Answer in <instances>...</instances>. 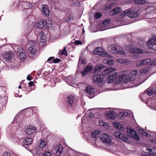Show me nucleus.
Here are the masks:
<instances>
[{
  "label": "nucleus",
  "mask_w": 156,
  "mask_h": 156,
  "mask_svg": "<svg viewBox=\"0 0 156 156\" xmlns=\"http://www.w3.org/2000/svg\"><path fill=\"white\" fill-rule=\"evenodd\" d=\"M11 154L9 152H5L2 156H10Z\"/></svg>",
  "instance_id": "48"
},
{
  "label": "nucleus",
  "mask_w": 156,
  "mask_h": 156,
  "mask_svg": "<svg viewBox=\"0 0 156 156\" xmlns=\"http://www.w3.org/2000/svg\"><path fill=\"white\" fill-rule=\"evenodd\" d=\"M33 142L32 138H26L23 140V142L24 145H28L31 144Z\"/></svg>",
  "instance_id": "25"
},
{
  "label": "nucleus",
  "mask_w": 156,
  "mask_h": 156,
  "mask_svg": "<svg viewBox=\"0 0 156 156\" xmlns=\"http://www.w3.org/2000/svg\"><path fill=\"white\" fill-rule=\"evenodd\" d=\"M144 64H147L151 62V59L149 58L144 59L143 60Z\"/></svg>",
  "instance_id": "42"
},
{
  "label": "nucleus",
  "mask_w": 156,
  "mask_h": 156,
  "mask_svg": "<svg viewBox=\"0 0 156 156\" xmlns=\"http://www.w3.org/2000/svg\"><path fill=\"white\" fill-rule=\"evenodd\" d=\"M104 68V66L102 65H100L99 66H96L94 69V72L96 73L99 72L100 70L102 71L103 74L104 75L108 74L110 72L109 68L105 69H102Z\"/></svg>",
  "instance_id": "12"
},
{
  "label": "nucleus",
  "mask_w": 156,
  "mask_h": 156,
  "mask_svg": "<svg viewBox=\"0 0 156 156\" xmlns=\"http://www.w3.org/2000/svg\"><path fill=\"white\" fill-rule=\"evenodd\" d=\"M40 39L41 40H42L44 39V32H41L40 34Z\"/></svg>",
  "instance_id": "44"
},
{
  "label": "nucleus",
  "mask_w": 156,
  "mask_h": 156,
  "mask_svg": "<svg viewBox=\"0 0 156 156\" xmlns=\"http://www.w3.org/2000/svg\"><path fill=\"white\" fill-rule=\"evenodd\" d=\"M21 86L20 85L19 86V87H18V88H19V89L21 88Z\"/></svg>",
  "instance_id": "58"
},
{
  "label": "nucleus",
  "mask_w": 156,
  "mask_h": 156,
  "mask_svg": "<svg viewBox=\"0 0 156 156\" xmlns=\"http://www.w3.org/2000/svg\"><path fill=\"white\" fill-rule=\"evenodd\" d=\"M54 58V57H51L48 58V61H49L52 60Z\"/></svg>",
  "instance_id": "54"
},
{
  "label": "nucleus",
  "mask_w": 156,
  "mask_h": 156,
  "mask_svg": "<svg viewBox=\"0 0 156 156\" xmlns=\"http://www.w3.org/2000/svg\"><path fill=\"white\" fill-rule=\"evenodd\" d=\"M137 74V71L134 70L131 72L128 76H123L119 78V81L122 83L126 84H130L134 82V80L136 79Z\"/></svg>",
  "instance_id": "1"
},
{
  "label": "nucleus",
  "mask_w": 156,
  "mask_h": 156,
  "mask_svg": "<svg viewBox=\"0 0 156 156\" xmlns=\"http://www.w3.org/2000/svg\"><path fill=\"white\" fill-rule=\"evenodd\" d=\"M46 24L49 27L52 28V29L54 28V26H53L52 25V23L51 21H49L48 22H47Z\"/></svg>",
  "instance_id": "36"
},
{
  "label": "nucleus",
  "mask_w": 156,
  "mask_h": 156,
  "mask_svg": "<svg viewBox=\"0 0 156 156\" xmlns=\"http://www.w3.org/2000/svg\"><path fill=\"white\" fill-rule=\"evenodd\" d=\"M93 52L95 54L104 57H110V56L105 51H103L102 48L100 47H98L96 48L93 51Z\"/></svg>",
  "instance_id": "5"
},
{
  "label": "nucleus",
  "mask_w": 156,
  "mask_h": 156,
  "mask_svg": "<svg viewBox=\"0 0 156 156\" xmlns=\"http://www.w3.org/2000/svg\"><path fill=\"white\" fill-rule=\"evenodd\" d=\"M110 22V20L109 19L104 20L101 23L102 26L103 27L109 25Z\"/></svg>",
  "instance_id": "27"
},
{
  "label": "nucleus",
  "mask_w": 156,
  "mask_h": 156,
  "mask_svg": "<svg viewBox=\"0 0 156 156\" xmlns=\"http://www.w3.org/2000/svg\"><path fill=\"white\" fill-rule=\"evenodd\" d=\"M122 11L121 9L119 7H117L112 9L109 12L110 16H113L119 13Z\"/></svg>",
  "instance_id": "20"
},
{
  "label": "nucleus",
  "mask_w": 156,
  "mask_h": 156,
  "mask_svg": "<svg viewBox=\"0 0 156 156\" xmlns=\"http://www.w3.org/2000/svg\"><path fill=\"white\" fill-rule=\"evenodd\" d=\"M44 25V20H38L36 24L37 27L40 29L43 28Z\"/></svg>",
  "instance_id": "26"
},
{
  "label": "nucleus",
  "mask_w": 156,
  "mask_h": 156,
  "mask_svg": "<svg viewBox=\"0 0 156 156\" xmlns=\"http://www.w3.org/2000/svg\"><path fill=\"white\" fill-rule=\"evenodd\" d=\"M148 71V69L146 67L143 69H141L140 70V72L141 73H145L146 74L147 73V72Z\"/></svg>",
  "instance_id": "39"
},
{
  "label": "nucleus",
  "mask_w": 156,
  "mask_h": 156,
  "mask_svg": "<svg viewBox=\"0 0 156 156\" xmlns=\"http://www.w3.org/2000/svg\"><path fill=\"white\" fill-rule=\"evenodd\" d=\"M109 72H110V71ZM108 73L109 74L107 78V82L108 83H111L114 80H116L119 82H120L119 81V78L122 76L120 75L119 73L116 72H109Z\"/></svg>",
  "instance_id": "3"
},
{
  "label": "nucleus",
  "mask_w": 156,
  "mask_h": 156,
  "mask_svg": "<svg viewBox=\"0 0 156 156\" xmlns=\"http://www.w3.org/2000/svg\"><path fill=\"white\" fill-rule=\"evenodd\" d=\"M111 137L108 135L106 134H101L100 135V138L104 143H108L109 144L111 143Z\"/></svg>",
  "instance_id": "9"
},
{
  "label": "nucleus",
  "mask_w": 156,
  "mask_h": 156,
  "mask_svg": "<svg viewBox=\"0 0 156 156\" xmlns=\"http://www.w3.org/2000/svg\"><path fill=\"white\" fill-rule=\"evenodd\" d=\"M144 136L148 137H150L151 136V135L148 133H146V134H145Z\"/></svg>",
  "instance_id": "55"
},
{
  "label": "nucleus",
  "mask_w": 156,
  "mask_h": 156,
  "mask_svg": "<svg viewBox=\"0 0 156 156\" xmlns=\"http://www.w3.org/2000/svg\"><path fill=\"white\" fill-rule=\"evenodd\" d=\"M99 131L98 130H95L94 132H92L90 134V137L91 138L95 137L97 135L99 134Z\"/></svg>",
  "instance_id": "30"
},
{
  "label": "nucleus",
  "mask_w": 156,
  "mask_h": 156,
  "mask_svg": "<svg viewBox=\"0 0 156 156\" xmlns=\"http://www.w3.org/2000/svg\"><path fill=\"white\" fill-rule=\"evenodd\" d=\"M73 20V16L71 15H69L68 16L65 18V21L67 23L72 21Z\"/></svg>",
  "instance_id": "29"
},
{
  "label": "nucleus",
  "mask_w": 156,
  "mask_h": 156,
  "mask_svg": "<svg viewBox=\"0 0 156 156\" xmlns=\"http://www.w3.org/2000/svg\"><path fill=\"white\" fill-rule=\"evenodd\" d=\"M108 49L113 53L124 55L126 54V53L121 47L119 46H116L115 45H109Z\"/></svg>",
  "instance_id": "2"
},
{
  "label": "nucleus",
  "mask_w": 156,
  "mask_h": 156,
  "mask_svg": "<svg viewBox=\"0 0 156 156\" xmlns=\"http://www.w3.org/2000/svg\"><path fill=\"white\" fill-rule=\"evenodd\" d=\"M114 112L112 111H110L107 113L109 117L113 118L112 116L114 115Z\"/></svg>",
  "instance_id": "41"
},
{
  "label": "nucleus",
  "mask_w": 156,
  "mask_h": 156,
  "mask_svg": "<svg viewBox=\"0 0 156 156\" xmlns=\"http://www.w3.org/2000/svg\"><path fill=\"white\" fill-rule=\"evenodd\" d=\"M114 126L117 129H119V130H122L123 128L122 126L119 123L114 122Z\"/></svg>",
  "instance_id": "28"
},
{
  "label": "nucleus",
  "mask_w": 156,
  "mask_h": 156,
  "mask_svg": "<svg viewBox=\"0 0 156 156\" xmlns=\"http://www.w3.org/2000/svg\"><path fill=\"white\" fill-rule=\"evenodd\" d=\"M21 2L23 1L24 2H25V1H24V0H21Z\"/></svg>",
  "instance_id": "60"
},
{
  "label": "nucleus",
  "mask_w": 156,
  "mask_h": 156,
  "mask_svg": "<svg viewBox=\"0 0 156 156\" xmlns=\"http://www.w3.org/2000/svg\"><path fill=\"white\" fill-rule=\"evenodd\" d=\"M140 13V11L137 10L134 12L132 9L130 8L124 11L123 13H122V15L124 16H128L129 18H134L136 17Z\"/></svg>",
  "instance_id": "4"
},
{
  "label": "nucleus",
  "mask_w": 156,
  "mask_h": 156,
  "mask_svg": "<svg viewBox=\"0 0 156 156\" xmlns=\"http://www.w3.org/2000/svg\"><path fill=\"white\" fill-rule=\"evenodd\" d=\"M46 142L44 141H41V143L40 144L39 147L41 148H43L45 147Z\"/></svg>",
  "instance_id": "33"
},
{
  "label": "nucleus",
  "mask_w": 156,
  "mask_h": 156,
  "mask_svg": "<svg viewBox=\"0 0 156 156\" xmlns=\"http://www.w3.org/2000/svg\"><path fill=\"white\" fill-rule=\"evenodd\" d=\"M61 61L59 58H56L52 60V62L54 63H58L60 62Z\"/></svg>",
  "instance_id": "45"
},
{
  "label": "nucleus",
  "mask_w": 156,
  "mask_h": 156,
  "mask_svg": "<svg viewBox=\"0 0 156 156\" xmlns=\"http://www.w3.org/2000/svg\"><path fill=\"white\" fill-rule=\"evenodd\" d=\"M35 44V43L33 41H31L30 43V46L31 47H29L28 50L31 54H34L36 52Z\"/></svg>",
  "instance_id": "17"
},
{
  "label": "nucleus",
  "mask_w": 156,
  "mask_h": 156,
  "mask_svg": "<svg viewBox=\"0 0 156 156\" xmlns=\"http://www.w3.org/2000/svg\"><path fill=\"white\" fill-rule=\"evenodd\" d=\"M151 142L153 143L156 144V139H154V140H151Z\"/></svg>",
  "instance_id": "56"
},
{
  "label": "nucleus",
  "mask_w": 156,
  "mask_h": 156,
  "mask_svg": "<svg viewBox=\"0 0 156 156\" xmlns=\"http://www.w3.org/2000/svg\"><path fill=\"white\" fill-rule=\"evenodd\" d=\"M147 44L150 48L156 51V37L150 38L147 41Z\"/></svg>",
  "instance_id": "7"
},
{
  "label": "nucleus",
  "mask_w": 156,
  "mask_h": 156,
  "mask_svg": "<svg viewBox=\"0 0 156 156\" xmlns=\"http://www.w3.org/2000/svg\"><path fill=\"white\" fill-rule=\"evenodd\" d=\"M51 155L50 152L45 151L42 154V156H51Z\"/></svg>",
  "instance_id": "40"
},
{
  "label": "nucleus",
  "mask_w": 156,
  "mask_h": 156,
  "mask_svg": "<svg viewBox=\"0 0 156 156\" xmlns=\"http://www.w3.org/2000/svg\"><path fill=\"white\" fill-rule=\"evenodd\" d=\"M17 50L19 54V57L21 60H24L26 56L24 50L21 47L17 48Z\"/></svg>",
  "instance_id": "14"
},
{
  "label": "nucleus",
  "mask_w": 156,
  "mask_h": 156,
  "mask_svg": "<svg viewBox=\"0 0 156 156\" xmlns=\"http://www.w3.org/2000/svg\"><path fill=\"white\" fill-rule=\"evenodd\" d=\"M136 64V66H141L144 65L143 60L138 61L137 62Z\"/></svg>",
  "instance_id": "38"
},
{
  "label": "nucleus",
  "mask_w": 156,
  "mask_h": 156,
  "mask_svg": "<svg viewBox=\"0 0 156 156\" xmlns=\"http://www.w3.org/2000/svg\"><path fill=\"white\" fill-rule=\"evenodd\" d=\"M37 132V130L36 129V128L34 126H29L25 130V132L28 135H30L34 133Z\"/></svg>",
  "instance_id": "15"
},
{
  "label": "nucleus",
  "mask_w": 156,
  "mask_h": 156,
  "mask_svg": "<svg viewBox=\"0 0 156 156\" xmlns=\"http://www.w3.org/2000/svg\"><path fill=\"white\" fill-rule=\"evenodd\" d=\"M151 65H156V60L153 61L151 63Z\"/></svg>",
  "instance_id": "53"
},
{
  "label": "nucleus",
  "mask_w": 156,
  "mask_h": 156,
  "mask_svg": "<svg viewBox=\"0 0 156 156\" xmlns=\"http://www.w3.org/2000/svg\"><path fill=\"white\" fill-rule=\"evenodd\" d=\"M74 44L76 45H82V42L80 40H76L74 42Z\"/></svg>",
  "instance_id": "43"
},
{
  "label": "nucleus",
  "mask_w": 156,
  "mask_h": 156,
  "mask_svg": "<svg viewBox=\"0 0 156 156\" xmlns=\"http://www.w3.org/2000/svg\"><path fill=\"white\" fill-rule=\"evenodd\" d=\"M62 145L59 144L55 148L54 151L56 154V155L59 156L62 153Z\"/></svg>",
  "instance_id": "19"
},
{
  "label": "nucleus",
  "mask_w": 156,
  "mask_h": 156,
  "mask_svg": "<svg viewBox=\"0 0 156 156\" xmlns=\"http://www.w3.org/2000/svg\"><path fill=\"white\" fill-rule=\"evenodd\" d=\"M44 41H43V42H44ZM41 42H42V41H41Z\"/></svg>",
  "instance_id": "61"
},
{
  "label": "nucleus",
  "mask_w": 156,
  "mask_h": 156,
  "mask_svg": "<svg viewBox=\"0 0 156 156\" xmlns=\"http://www.w3.org/2000/svg\"><path fill=\"white\" fill-rule=\"evenodd\" d=\"M104 76L102 74H95L92 78L93 82L95 83H101L104 80Z\"/></svg>",
  "instance_id": "8"
},
{
  "label": "nucleus",
  "mask_w": 156,
  "mask_h": 156,
  "mask_svg": "<svg viewBox=\"0 0 156 156\" xmlns=\"http://www.w3.org/2000/svg\"><path fill=\"white\" fill-rule=\"evenodd\" d=\"M85 91L87 93L88 97L90 98H92L94 96V89L91 86H89L86 88Z\"/></svg>",
  "instance_id": "11"
},
{
  "label": "nucleus",
  "mask_w": 156,
  "mask_h": 156,
  "mask_svg": "<svg viewBox=\"0 0 156 156\" xmlns=\"http://www.w3.org/2000/svg\"><path fill=\"white\" fill-rule=\"evenodd\" d=\"M102 14L100 12H96L94 14L95 18L96 19H97L100 18L102 16Z\"/></svg>",
  "instance_id": "34"
},
{
  "label": "nucleus",
  "mask_w": 156,
  "mask_h": 156,
  "mask_svg": "<svg viewBox=\"0 0 156 156\" xmlns=\"http://www.w3.org/2000/svg\"><path fill=\"white\" fill-rule=\"evenodd\" d=\"M146 150L147 151L152 153V154H156V147H154L152 148H149L148 147H147Z\"/></svg>",
  "instance_id": "31"
},
{
  "label": "nucleus",
  "mask_w": 156,
  "mask_h": 156,
  "mask_svg": "<svg viewBox=\"0 0 156 156\" xmlns=\"http://www.w3.org/2000/svg\"><path fill=\"white\" fill-rule=\"evenodd\" d=\"M13 57V54L12 53L8 52L5 53L3 57L4 60L8 63L11 62V59Z\"/></svg>",
  "instance_id": "18"
},
{
  "label": "nucleus",
  "mask_w": 156,
  "mask_h": 156,
  "mask_svg": "<svg viewBox=\"0 0 156 156\" xmlns=\"http://www.w3.org/2000/svg\"><path fill=\"white\" fill-rule=\"evenodd\" d=\"M144 156H148V155L147 154H144Z\"/></svg>",
  "instance_id": "59"
},
{
  "label": "nucleus",
  "mask_w": 156,
  "mask_h": 156,
  "mask_svg": "<svg viewBox=\"0 0 156 156\" xmlns=\"http://www.w3.org/2000/svg\"><path fill=\"white\" fill-rule=\"evenodd\" d=\"M103 62L105 64H108L110 66H112L114 64V60L110 58H106L103 60Z\"/></svg>",
  "instance_id": "24"
},
{
  "label": "nucleus",
  "mask_w": 156,
  "mask_h": 156,
  "mask_svg": "<svg viewBox=\"0 0 156 156\" xmlns=\"http://www.w3.org/2000/svg\"><path fill=\"white\" fill-rule=\"evenodd\" d=\"M29 86L30 87H32L34 85V84L32 81H30L28 83Z\"/></svg>",
  "instance_id": "50"
},
{
  "label": "nucleus",
  "mask_w": 156,
  "mask_h": 156,
  "mask_svg": "<svg viewBox=\"0 0 156 156\" xmlns=\"http://www.w3.org/2000/svg\"><path fill=\"white\" fill-rule=\"evenodd\" d=\"M41 11L43 13V15L44 16H47L49 14V11L47 5H43Z\"/></svg>",
  "instance_id": "22"
},
{
  "label": "nucleus",
  "mask_w": 156,
  "mask_h": 156,
  "mask_svg": "<svg viewBox=\"0 0 156 156\" xmlns=\"http://www.w3.org/2000/svg\"><path fill=\"white\" fill-rule=\"evenodd\" d=\"M138 42L140 45L142 47H144V46L146 45V41L144 39H143L142 40H140Z\"/></svg>",
  "instance_id": "32"
},
{
  "label": "nucleus",
  "mask_w": 156,
  "mask_h": 156,
  "mask_svg": "<svg viewBox=\"0 0 156 156\" xmlns=\"http://www.w3.org/2000/svg\"><path fill=\"white\" fill-rule=\"evenodd\" d=\"M27 79L28 80H30L32 79L31 76L30 74L28 75L27 77Z\"/></svg>",
  "instance_id": "49"
},
{
  "label": "nucleus",
  "mask_w": 156,
  "mask_h": 156,
  "mask_svg": "<svg viewBox=\"0 0 156 156\" xmlns=\"http://www.w3.org/2000/svg\"><path fill=\"white\" fill-rule=\"evenodd\" d=\"M142 83H143V82L140 83H139L137 84L136 85L134 84L133 85H132V86H130L129 87H133L134 86L136 87V86L140 85Z\"/></svg>",
  "instance_id": "51"
},
{
  "label": "nucleus",
  "mask_w": 156,
  "mask_h": 156,
  "mask_svg": "<svg viewBox=\"0 0 156 156\" xmlns=\"http://www.w3.org/2000/svg\"><path fill=\"white\" fill-rule=\"evenodd\" d=\"M114 136L116 137L123 140L124 142L128 143L130 142V140L126 136L122 134L119 131H118L115 132L114 133Z\"/></svg>",
  "instance_id": "6"
},
{
  "label": "nucleus",
  "mask_w": 156,
  "mask_h": 156,
  "mask_svg": "<svg viewBox=\"0 0 156 156\" xmlns=\"http://www.w3.org/2000/svg\"><path fill=\"white\" fill-rule=\"evenodd\" d=\"M60 53L61 55H64L66 56H67V51L66 50V48L65 47H64L63 51H61Z\"/></svg>",
  "instance_id": "37"
},
{
  "label": "nucleus",
  "mask_w": 156,
  "mask_h": 156,
  "mask_svg": "<svg viewBox=\"0 0 156 156\" xmlns=\"http://www.w3.org/2000/svg\"><path fill=\"white\" fill-rule=\"evenodd\" d=\"M129 52L133 53H143V50L139 48H133L129 49Z\"/></svg>",
  "instance_id": "23"
},
{
  "label": "nucleus",
  "mask_w": 156,
  "mask_h": 156,
  "mask_svg": "<svg viewBox=\"0 0 156 156\" xmlns=\"http://www.w3.org/2000/svg\"><path fill=\"white\" fill-rule=\"evenodd\" d=\"M93 67L91 66H87L84 70L81 72V73L83 76L86 75L88 73L90 72L92 70Z\"/></svg>",
  "instance_id": "21"
},
{
  "label": "nucleus",
  "mask_w": 156,
  "mask_h": 156,
  "mask_svg": "<svg viewBox=\"0 0 156 156\" xmlns=\"http://www.w3.org/2000/svg\"><path fill=\"white\" fill-rule=\"evenodd\" d=\"M129 115V114L128 112H123L122 113V115L121 116L123 117H126L128 116Z\"/></svg>",
  "instance_id": "47"
},
{
  "label": "nucleus",
  "mask_w": 156,
  "mask_h": 156,
  "mask_svg": "<svg viewBox=\"0 0 156 156\" xmlns=\"http://www.w3.org/2000/svg\"><path fill=\"white\" fill-rule=\"evenodd\" d=\"M155 94H156V87L155 88H153Z\"/></svg>",
  "instance_id": "57"
},
{
  "label": "nucleus",
  "mask_w": 156,
  "mask_h": 156,
  "mask_svg": "<svg viewBox=\"0 0 156 156\" xmlns=\"http://www.w3.org/2000/svg\"><path fill=\"white\" fill-rule=\"evenodd\" d=\"M74 97L70 95L66 98V103L67 105L69 107H72L73 104Z\"/></svg>",
  "instance_id": "16"
},
{
  "label": "nucleus",
  "mask_w": 156,
  "mask_h": 156,
  "mask_svg": "<svg viewBox=\"0 0 156 156\" xmlns=\"http://www.w3.org/2000/svg\"><path fill=\"white\" fill-rule=\"evenodd\" d=\"M139 132L144 136L146 134V132H145L144 130L143 129H140Z\"/></svg>",
  "instance_id": "46"
},
{
  "label": "nucleus",
  "mask_w": 156,
  "mask_h": 156,
  "mask_svg": "<svg viewBox=\"0 0 156 156\" xmlns=\"http://www.w3.org/2000/svg\"><path fill=\"white\" fill-rule=\"evenodd\" d=\"M155 94L153 88L152 87L148 90H145L144 93L142 94L141 95V100L142 101H144V99L146 100V99L144 98V96L146 94L148 95L149 96H150Z\"/></svg>",
  "instance_id": "10"
},
{
  "label": "nucleus",
  "mask_w": 156,
  "mask_h": 156,
  "mask_svg": "<svg viewBox=\"0 0 156 156\" xmlns=\"http://www.w3.org/2000/svg\"><path fill=\"white\" fill-rule=\"evenodd\" d=\"M127 133L129 136L134 138L135 140L137 141L140 140V138L134 130L133 129H128L127 130Z\"/></svg>",
  "instance_id": "13"
},
{
  "label": "nucleus",
  "mask_w": 156,
  "mask_h": 156,
  "mask_svg": "<svg viewBox=\"0 0 156 156\" xmlns=\"http://www.w3.org/2000/svg\"><path fill=\"white\" fill-rule=\"evenodd\" d=\"M136 3L138 4H144L145 2L143 0H134Z\"/></svg>",
  "instance_id": "35"
},
{
  "label": "nucleus",
  "mask_w": 156,
  "mask_h": 156,
  "mask_svg": "<svg viewBox=\"0 0 156 156\" xmlns=\"http://www.w3.org/2000/svg\"><path fill=\"white\" fill-rule=\"evenodd\" d=\"M105 122H102V121L99 122V124L100 126H103L105 125Z\"/></svg>",
  "instance_id": "52"
}]
</instances>
